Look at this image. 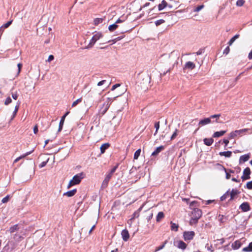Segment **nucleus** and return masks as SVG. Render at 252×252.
Wrapping results in <instances>:
<instances>
[{"mask_svg": "<svg viewBox=\"0 0 252 252\" xmlns=\"http://www.w3.org/2000/svg\"><path fill=\"white\" fill-rule=\"evenodd\" d=\"M125 21V19H121V18L118 19L116 21L115 23H114L111 25H110L108 27V30L110 32H113L114 31H115V30H116L118 28V25H117L118 24L122 23Z\"/></svg>", "mask_w": 252, "mask_h": 252, "instance_id": "obj_9", "label": "nucleus"}, {"mask_svg": "<svg viewBox=\"0 0 252 252\" xmlns=\"http://www.w3.org/2000/svg\"><path fill=\"white\" fill-rule=\"evenodd\" d=\"M195 67V64L192 62H187L184 65L183 67V69L185 70L186 69H190L192 70Z\"/></svg>", "mask_w": 252, "mask_h": 252, "instance_id": "obj_12", "label": "nucleus"}, {"mask_svg": "<svg viewBox=\"0 0 252 252\" xmlns=\"http://www.w3.org/2000/svg\"><path fill=\"white\" fill-rule=\"evenodd\" d=\"M250 158V154H247L241 156L239 158V164H241L243 163H244L246 161H247Z\"/></svg>", "mask_w": 252, "mask_h": 252, "instance_id": "obj_14", "label": "nucleus"}, {"mask_svg": "<svg viewBox=\"0 0 252 252\" xmlns=\"http://www.w3.org/2000/svg\"><path fill=\"white\" fill-rule=\"evenodd\" d=\"M38 131L37 125H35L33 127V132L34 134H36Z\"/></svg>", "mask_w": 252, "mask_h": 252, "instance_id": "obj_59", "label": "nucleus"}, {"mask_svg": "<svg viewBox=\"0 0 252 252\" xmlns=\"http://www.w3.org/2000/svg\"><path fill=\"white\" fill-rule=\"evenodd\" d=\"M82 101V98H80L77 99L76 100L74 101L72 104V107H75L79 103L81 102Z\"/></svg>", "mask_w": 252, "mask_h": 252, "instance_id": "obj_40", "label": "nucleus"}, {"mask_svg": "<svg viewBox=\"0 0 252 252\" xmlns=\"http://www.w3.org/2000/svg\"><path fill=\"white\" fill-rule=\"evenodd\" d=\"M120 86V84H116L114 85L111 88V91H114L115 89H116L117 87H119Z\"/></svg>", "mask_w": 252, "mask_h": 252, "instance_id": "obj_56", "label": "nucleus"}, {"mask_svg": "<svg viewBox=\"0 0 252 252\" xmlns=\"http://www.w3.org/2000/svg\"><path fill=\"white\" fill-rule=\"evenodd\" d=\"M224 171L225 172V173H226V178L227 179H230V177H231L230 174L227 172L226 169L225 168H224Z\"/></svg>", "mask_w": 252, "mask_h": 252, "instance_id": "obj_55", "label": "nucleus"}, {"mask_svg": "<svg viewBox=\"0 0 252 252\" xmlns=\"http://www.w3.org/2000/svg\"><path fill=\"white\" fill-rule=\"evenodd\" d=\"M11 102H12V99H11V97L10 96H8L5 99V100L4 101V104L5 105H8V104H9Z\"/></svg>", "mask_w": 252, "mask_h": 252, "instance_id": "obj_41", "label": "nucleus"}, {"mask_svg": "<svg viewBox=\"0 0 252 252\" xmlns=\"http://www.w3.org/2000/svg\"><path fill=\"white\" fill-rule=\"evenodd\" d=\"M85 177V174L83 172L79 173L73 176L72 180L69 182L67 188L69 189L72 186L79 184L82 179L84 178Z\"/></svg>", "mask_w": 252, "mask_h": 252, "instance_id": "obj_3", "label": "nucleus"}, {"mask_svg": "<svg viewBox=\"0 0 252 252\" xmlns=\"http://www.w3.org/2000/svg\"><path fill=\"white\" fill-rule=\"evenodd\" d=\"M246 187L249 189H252V181L247 183Z\"/></svg>", "mask_w": 252, "mask_h": 252, "instance_id": "obj_50", "label": "nucleus"}, {"mask_svg": "<svg viewBox=\"0 0 252 252\" xmlns=\"http://www.w3.org/2000/svg\"><path fill=\"white\" fill-rule=\"evenodd\" d=\"M22 64L21 63H19L18 64H17V66H18V71L16 74V77H17L19 76L20 72H21V68L22 67Z\"/></svg>", "mask_w": 252, "mask_h": 252, "instance_id": "obj_38", "label": "nucleus"}, {"mask_svg": "<svg viewBox=\"0 0 252 252\" xmlns=\"http://www.w3.org/2000/svg\"><path fill=\"white\" fill-rule=\"evenodd\" d=\"M76 192H77V189H73L72 190H71L68 191H67L66 192H64L63 194V196H67V197H72V196H74Z\"/></svg>", "mask_w": 252, "mask_h": 252, "instance_id": "obj_20", "label": "nucleus"}, {"mask_svg": "<svg viewBox=\"0 0 252 252\" xmlns=\"http://www.w3.org/2000/svg\"><path fill=\"white\" fill-rule=\"evenodd\" d=\"M242 245L240 240L235 241L232 244L231 247L233 250H237L239 249Z\"/></svg>", "mask_w": 252, "mask_h": 252, "instance_id": "obj_17", "label": "nucleus"}, {"mask_svg": "<svg viewBox=\"0 0 252 252\" xmlns=\"http://www.w3.org/2000/svg\"><path fill=\"white\" fill-rule=\"evenodd\" d=\"M118 96H115L114 97H108L107 98V105L106 106L104 110L103 111V112H102V114H104L107 111V110L108 109L109 106H110V105L111 104V103H112V101H114V100L115 99V98L116 97H117Z\"/></svg>", "mask_w": 252, "mask_h": 252, "instance_id": "obj_13", "label": "nucleus"}, {"mask_svg": "<svg viewBox=\"0 0 252 252\" xmlns=\"http://www.w3.org/2000/svg\"><path fill=\"white\" fill-rule=\"evenodd\" d=\"M164 217V214L162 212H159L158 213L156 217V221L157 222H160L161 220Z\"/></svg>", "mask_w": 252, "mask_h": 252, "instance_id": "obj_27", "label": "nucleus"}, {"mask_svg": "<svg viewBox=\"0 0 252 252\" xmlns=\"http://www.w3.org/2000/svg\"><path fill=\"white\" fill-rule=\"evenodd\" d=\"M220 156H224L226 158H230L232 155L231 151L221 152L219 153Z\"/></svg>", "mask_w": 252, "mask_h": 252, "instance_id": "obj_28", "label": "nucleus"}, {"mask_svg": "<svg viewBox=\"0 0 252 252\" xmlns=\"http://www.w3.org/2000/svg\"><path fill=\"white\" fill-rule=\"evenodd\" d=\"M19 230L18 224H15L11 226L9 229L6 231V233H9L11 235V238L14 240L13 242L16 244L18 242L24 240L25 238V233L22 231L18 232Z\"/></svg>", "mask_w": 252, "mask_h": 252, "instance_id": "obj_1", "label": "nucleus"}, {"mask_svg": "<svg viewBox=\"0 0 252 252\" xmlns=\"http://www.w3.org/2000/svg\"><path fill=\"white\" fill-rule=\"evenodd\" d=\"M240 192L237 189H232V190L230 192V200H233L235 197L236 195H237L238 194H239Z\"/></svg>", "mask_w": 252, "mask_h": 252, "instance_id": "obj_18", "label": "nucleus"}, {"mask_svg": "<svg viewBox=\"0 0 252 252\" xmlns=\"http://www.w3.org/2000/svg\"><path fill=\"white\" fill-rule=\"evenodd\" d=\"M103 18H95L94 21V24L95 26H97L99 24L103 22Z\"/></svg>", "mask_w": 252, "mask_h": 252, "instance_id": "obj_35", "label": "nucleus"}, {"mask_svg": "<svg viewBox=\"0 0 252 252\" xmlns=\"http://www.w3.org/2000/svg\"><path fill=\"white\" fill-rule=\"evenodd\" d=\"M248 58L250 60L252 59V50L249 54Z\"/></svg>", "mask_w": 252, "mask_h": 252, "instance_id": "obj_64", "label": "nucleus"}, {"mask_svg": "<svg viewBox=\"0 0 252 252\" xmlns=\"http://www.w3.org/2000/svg\"><path fill=\"white\" fill-rule=\"evenodd\" d=\"M17 112H18V111H15V110H14V112H13V115H12V117H11V120H13V119H14V117H15V116H16V114H17Z\"/></svg>", "mask_w": 252, "mask_h": 252, "instance_id": "obj_62", "label": "nucleus"}, {"mask_svg": "<svg viewBox=\"0 0 252 252\" xmlns=\"http://www.w3.org/2000/svg\"><path fill=\"white\" fill-rule=\"evenodd\" d=\"M168 6L167 2L165 0H162L161 3L158 5V9L159 11H161Z\"/></svg>", "mask_w": 252, "mask_h": 252, "instance_id": "obj_21", "label": "nucleus"}, {"mask_svg": "<svg viewBox=\"0 0 252 252\" xmlns=\"http://www.w3.org/2000/svg\"><path fill=\"white\" fill-rule=\"evenodd\" d=\"M121 235L124 241H127L128 240L129 238V234L127 230H123L121 232Z\"/></svg>", "mask_w": 252, "mask_h": 252, "instance_id": "obj_16", "label": "nucleus"}, {"mask_svg": "<svg viewBox=\"0 0 252 252\" xmlns=\"http://www.w3.org/2000/svg\"><path fill=\"white\" fill-rule=\"evenodd\" d=\"M198 220H197L196 219L191 217V219L189 220V224L190 225H193L194 224H195L198 222Z\"/></svg>", "mask_w": 252, "mask_h": 252, "instance_id": "obj_36", "label": "nucleus"}, {"mask_svg": "<svg viewBox=\"0 0 252 252\" xmlns=\"http://www.w3.org/2000/svg\"><path fill=\"white\" fill-rule=\"evenodd\" d=\"M11 95L14 100H17L19 96V94L17 91H12L11 92Z\"/></svg>", "mask_w": 252, "mask_h": 252, "instance_id": "obj_33", "label": "nucleus"}, {"mask_svg": "<svg viewBox=\"0 0 252 252\" xmlns=\"http://www.w3.org/2000/svg\"><path fill=\"white\" fill-rule=\"evenodd\" d=\"M248 128H244L240 130H236L231 132L229 135V139H233L237 136H241L249 131Z\"/></svg>", "mask_w": 252, "mask_h": 252, "instance_id": "obj_7", "label": "nucleus"}, {"mask_svg": "<svg viewBox=\"0 0 252 252\" xmlns=\"http://www.w3.org/2000/svg\"><path fill=\"white\" fill-rule=\"evenodd\" d=\"M220 116V114L211 115L209 118L201 120L198 123V125L202 126L210 123H220L219 120Z\"/></svg>", "mask_w": 252, "mask_h": 252, "instance_id": "obj_2", "label": "nucleus"}, {"mask_svg": "<svg viewBox=\"0 0 252 252\" xmlns=\"http://www.w3.org/2000/svg\"><path fill=\"white\" fill-rule=\"evenodd\" d=\"M171 224V229L172 231H177L178 230L179 225L178 224L173 222L172 221L170 222Z\"/></svg>", "mask_w": 252, "mask_h": 252, "instance_id": "obj_30", "label": "nucleus"}, {"mask_svg": "<svg viewBox=\"0 0 252 252\" xmlns=\"http://www.w3.org/2000/svg\"><path fill=\"white\" fill-rule=\"evenodd\" d=\"M251 170L249 167L246 168L243 173V176L241 177L243 181L250 179Z\"/></svg>", "mask_w": 252, "mask_h": 252, "instance_id": "obj_11", "label": "nucleus"}, {"mask_svg": "<svg viewBox=\"0 0 252 252\" xmlns=\"http://www.w3.org/2000/svg\"><path fill=\"white\" fill-rule=\"evenodd\" d=\"M166 243H167V241H165L162 245H161L156 248V251H159V250L162 249L165 247Z\"/></svg>", "mask_w": 252, "mask_h": 252, "instance_id": "obj_48", "label": "nucleus"}, {"mask_svg": "<svg viewBox=\"0 0 252 252\" xmlns=\"http://www.w3.org/2000/svg\"><path fill=\"white\" fill-rule=\"evenodd\" d=\"M204 144L207 146H210L214 142V140L213 138H205L203 140Z\"/></svg>", "mask_w": 252, "mask_h": 252, "instance_id": "obj_26", "label": "nucleus"}, {"mask_svg": "<svg viewBox=\"0 0 252 252\" xmlns=\"http://www.w3.org/2000/svg\"><path fill=\"white\" fill-rule=\"evenodd\" d=\"M223 142L224 143L225 146L226 147L227 146L228 144L229 143V140L228 139H224Z\"/></svg>", "mask_w": 252, "mask_h": 252, "instance_id": "obj_61", "label": "nucleus"}, {"mask_svg": "<svg viewBox=\"0 0 252 252\" xmlns=\"http://www.w3.org/2000/svg\"><path fill=\"white\" fill-rule=\"evenodd\" d=\"M123 36H119L112 40H109L108 41V42H112V44H114L117 41H119L120 40H121L122 38H123Z\"/></svg>", "mask_w": 252, "mask_h": 252, "instance_id": "obj_39", "label": "nucleus"}, {"mask_svg": "<svg viewBox=\"0 0 252 252\" xmlns=\"http://www.w3.org/2000/svg\"><path fill=\"white\" fill-rule=\"evenodd\" d=\"M142 207H141L133 213V217H132L131 219H134V218H138L139 216V214L142 210Z\"/></svg>", "mask_w": 252, "mask_h": 252, "instance_id": "obj_32", "label": "nucleus"}, {"mask_svg": "<svg viewBox=\"0 0 252 252\" xmlns=\"http://www.w3.org/2000/svg\"><path fill=\"white\" fill-rule=\"evenodd\" d=\"M69 113V112H66L65 114L62 117L61 120L60 122V124H59V129H58L59 131H60L62 130V129L63 128V125L64 123L65 118L66 117L67 115H68Z\"/></svg>", "mask_w": 252, "mask_h": 252, "instance_id": "obj_19", "label": "nucleus"}, {"mask_svg": "<svg viewBox=\"0 0 252 252\" xmlns=\"http://www.w3.org/2000/svg\"><path fill=\"white\" fill-rule=\"evenodd\" d=\"M202 211L198 208H195L192 211L191 217L199 220L202 216Z\"/></svg>", "mask_w": 252, "mask_h": 252, "instance_id": "obj_10", "label": "nucleus"}, {"mask_svg": "<svg viewBox=\"0 0 252 252\" xmlns=\"http://www.w3.org/2000/svg\"><path fill=\"white\" fill-rule=\"evenodd\" d=\"M155 127L156 128V131L154 134V135H155L157 133L158 130L159 128V122H156L155 124Z\"/></svg>", "mask_w": 252, "mask_h": 252, "instance_id": "obj_42", "label": "nucleus"}, {"mask_svg": "<svg viewBox=\"0 0 252 252\" xmlns=\"http://www.w3.org/2000/svg\"><path fill=\"white\" fill-rule=\"evenodd\" d=\"M9 198H10V195H7L2 199L1 201L3 203H6L9 201Z\"/></svg>", "mask_w": 252, "mask_h": 252, "instance_id": "obj_45", "label": "nucleus"}, {"mask_svg": "<svg viewBox=\"0 0 252 252\" xmlns=\"http://www.w3.org/2000/svg\"><path fill=\"white\" fill-rule=\"evenodd\" d=\"M245 1L244 0H238L236 2V5L238 6H241L244 4Z\"/></svg>", "mask_w": 252, "mask_h": 252, "instance_id": "obj_49", "label": "nucleus"}, {"mask_svg": "<svg viewBox=\"0 0 252 252\" xmlns=\"http://www.w3.org/2000/svg\"><path fill=\"white\" fill-rule=\"evenodd\" d=\"M49 158H48L45 161H44L43 162H42L39 165V167L40 168H42L44 166H45V165H46V164L47 163V162H48L49 161Z\"/></svg>", "mask_w": 252, "mask_h": 252, "instance_id": "obj_44", "label": "nucleus"}, {"mask_svg": "<svg viewBox=\"0 0 252 252\" xmlns=\"http://www.w3.org/2000/svg\"><path fill=\"white\" fill-rule=\"evenodd\" d=\"M163 149H164V147L163 146H161L158 147H157L156 148V149L152 153V156H157Z\"/></svg>", "mask_w": 252, "mask_h": 252, "instance_id": "obj_22", "label": "nucleus"}, {"mask_svg": "<svg viewBox=\"0 0 252 252\" xmlns=\"http://www.w3.org/2000/svg\"><path fill=\"white\" fill-rule=\"evenodd\" d=\"M239 34H236L232 38H231L229 41L228 44L229 46H231L233 43L236 40L237 38L239 37Z\"/></svg>", "mask_w": 252, "mask_h": 252, "instance_id": "obj_31", "label": "nucleus"}, {"mask_svg": "<svg viewBox=\"0 0 252 252\" xmlns=\"http://www.w3.org/2000/svg\"><path fill=\"white\" fill-rule=\"evenodd\" d=\"M226 132L225 130H221L220 131H216L214 133L213 136L214 137H219L223 135Z\"/></svg>", "mask_w": 252, "mask_h": 252, "instance_id": "obj_25", "label": "nucleus"}, {"mask_svg": "<svg viewBox=\"0 0 252 252\" xmlns=\"http://www.w3.org/2000/svg\"><path fill=\"white\" fill-rule=\"evenodd\" d=\"M20 101H18L17 103V105L15 106V109L14 110L15 111H18V109H19V105L20 104Z\"/></svg>", "mask_w": 252, "mask_h": 252, "instance_id": "obj_57", "label": "nucleus"}, {"mask_svg": "<svg viewBox=\"0 0 252 252\" xmlns=\"http://www.w3.org/2000/svg\"><path fill=\"white\" fill-rule=\"evenodd\" d=\"M178 129H176L175 131L174 132V133H173V134L172 135L171 138H170V139L171 140H172L173 139H174L176 136H177V134H178Z\"/></svg>", "mask_w": 252, "mask_h": 252, "instance_id": "obj_47", "label": "nucleus"}, {"mask_svg": "<svg viewBox=\"0 0 252 252\" xmlns=\"http://www.w3.org/2000/svg\"><path fill=\"white\" fill-rule=\"evenodd\" d=\"M204 6L203 4L199 5L194 9L193 11L195 12H198L201 10L204 7Z\"/></svg>", "mask_w": 252, "mask_h": 252, "instance_id": "obj_43", "label": "nucleus"}, {"mask_svg": "<svg viewBox=\"0 0 252 252\" xmlns=\"http://www.w3.org/2000/svg\"><path fill=\"white\" fill-rule=\"evenodd\" d=\"M195 236V233L193 231H185L183 233L184 239L185 241L192 240Z\"/></svg>", "mask_w": 252, "mask_h": 252, "instance_id": "obj_8", "label": "nucleus"}, {"mask_svg": "<svg viewBox=\"0 0 252 252\" xmlns=\"http://www.w3.org/2000/svg\"><path fill=\"white\" fill-rule=\"evenodd\" d=\"M230 51V48L229 46H227L223 51V54H227Z\"/></svg>", "mask_w": 252, "mask_h": 252, "instance_id": "obj_54", "label": "nucleus"}, {"mask_svg": "<svg viewBox=\"0 0 252 252\" xmlns=\"http://www.w3.org/2000/svg\"><path fill=\"white\" fill-rule=\"evenodd\" d=\"M54 59V56H53V55H50L48 57V58L47 60L46 61V62H51L52 61H53Z\"/></svg>", "mask_w": 252, "mask_h": 252, "instance_id": "obj_52", "label": "nucleus"}, {"mask_svg": "<svg viewBox=\"0 0 252 252\" xmlns=\"http://www.w3.org/2000/svg\"><path fill=\"white\" fill-rule=\"evenodd\" d=\"M118 168V165L115 166L113 167V168L110 170V171L108 173H107L106 175L105 178H104V180L103 181L101 185V188H106L108 185V183L109 181L110 180L111 178L112 177V175L114 173V172L116 171L117 168Z\"/></svg>", "mask_w": 252, "mask_h": 252, "instance_id": "obj_4", "label": "nucleus"}, {"mask_svg": "<svg viewBox=\"0 0 252 252\" xmlns=\"http://www.w3.org/2000/svg\"><path fill=\"white\" fill-rule=\"evenodd\" d=\"M103 36L101 32H96L92 37L91 39L89 44L86 46L84 49H90L92 48L95 43L100 38H101Z\"/></svg>", "mask_w": 252, "mask_h": 252, "instance_id": "obj_5", "label": "nucleus"}, {"mask_svg": "<svg viewBox=\"0 0 252 252\" xmlns=\"http://www.w3.org/2000/svg\"><path fill=\"white\" fill-rule=\"evenodd\" d=\"M95 227V224L93 225V226L92 227V228L90 230L89 232L90 234L92 233V231L94 229Z\"/></svg>", "mask_w": 252, "mask_h": 252, "instance_id": "obj_63", "label": "nucleus"}, {"mask_svg": "<svg viewBox=\"0 0 252 252\" xmlns=\"http://www.w3.org/2000/svg\"><path fill=\"white\" fill-rule=\"evenodd\" d=\"M140 153H141V149H138L137 150L135 153H134V159H137L138 157H139L140 155Z\"/></svg>", "mask_w": 252, "mask_h": 252, "instance_id": "obj_37", "label": "nucleus"}, {"mask_svg": "<svg viewBox=\"0 0 252 252\" xmlns=\"http://www.w3.org/2000/svg\"><path fill=\"white\" fill-rule=\"evenodd\" d=\"M242 251L244 252H252V242L249 244L248 246L242 249Z\"/></svg>", "mask_w": 252, "mask_h": 252, "instance_id": "obj_29", "label": "nucleus"}, {"mask_svg": "<svg viewBox=\"0 0 252 252\" xmlns=\"http://www.w3.org/2000/svg\"><path fill=\"white\" fill-rule=\"evenodd\" d=\"M177 247L184 250L187 248V244L182 241H179L177 242Z\"/></svg>", "mask_w": 252, "mask_h": 252, "instance_id": "obj_23", "label": "nucleus"}, {"mask_svg": "<svg viewBox=\"0 0 252 252\" xmlns=\"http://www.w3.org/2000/svg\"><path fill=\"white\" fill-rule=\"evenodd\" d=\"M12 22V21H10L7 22L6 23L4 24L3 27L5 28H8L11 24Z\"/></svg>", "mask_w": 252, "mask_h": 252, "instance_id": "obj_53", "label": "nucleus"}, {"mask_svg": "<svg viewBox=\"0 0 252 252\" xmlns=\"http://www.w3.org/2000/svg\"><path fill=\"white\" fill-rule=\"evenodd\" d=\"M229 195V190H228L222 196H221L220 200L221 201H223L225 200Z\"/></svg>", "mask_w": 252, "mask_h": 252, "instance_id": "obj_34", "label": "nucleus"}, {"mask_svg": "<svg viewBox=\"0 0 252 252\" xmlns=\"http://www.w3.org/2000/svg\"><path fill=\"white\" fill-rule=\"evenodd\" d=\"M17 244L13 241H9L7 244L4 247L2 252H13L16 248Z\"/></svg>", "mask_w": 252, "mask_h": 252, "instance_id": "obj_6", "label": "nucleus"}, {"mask_svg": "<svg viewBox=\"0 0 252 252\" xmlns=\"http://www.w3.org/2000/svg\"><path fill=\"white\" fill-rule=\"evenodd\" d=\"M106 81L105 80H102V81L99 82L97 83V86H100L103 85L106 82Z\"/></svg>", "mask_w": 252, "mask_h": 252, "instance_id": "obj_60", "label": "nucleus"}, {"mask_svg": "<svg viewBox=\"0 0 252 252\" xmlns=\"http://www.w3.org/2000/svg\"><path fill=\"white\" fill-rule=\"evenodd\" d=\"M110 147V144L108 143H106L102 144L100 147L101 154L104 153L105 150Z\"/></svg>", "mask_w": 252, "mask_h": 252, "instance_id": "obj_24", "label": "nucleus"}, {"mask_svg": "<svg viewBox=\"0 0 252 252\" xmlns=\"http://www.w3.org/2000/svg\"><path fill=\"white\" fill-rule=\"evenodd\" d=\"M24 158V156H23V155L18 157L17 158H16L14 162H13V163H16L18 161H19L20 159H22V158Z\"/></svg>", "mask_w": 252, "mask_h": 252, "instance_id": "obj_51", "label": "nucleus"}, {"mask_svg": "<svg viewBox=\"0 0 252 252\" xmlns=\"http://www.w3.org/2000/svg\"><path fill=\"white\" fill-rule=\"evenodd\" d=\"M153 214L152 213H151L149 216H147V220H148V221H149V220H150L152 218H153Z\"/></svg>", "mask_w": 252, "mask_h": 252, "instance_id": "obj_58", "label": "nucleus"}, {"mask_svg": "<svg viewBox=\"0 0 252 252\" xmlns=\"http://www.w3.org/2000/svg\"><path fill=\"white\" fill-rule=\"evenodd\" d=\"M240 209L243 212H247L250 210V206L248 202L243 203L240 206Z\"/></svg>", "mask_w": 252, "mask_h": 252, "instance_id": "obj_15", "label": "nucleus"}, {"mask_svg": "<svg viewBox=\"0 0 252 252\" xmlns=\"http://www.w3.org/2000/svg\"><path fill=\"white\" fill-rule=\"evenodd\" d=\"M165 22V21L163 19H160L155 22V24L157 26H158Z\"/></svg>", "mask_w": 252, "mask_h": 252, "instance_id": "obj_46", "label": "nucleus"}]
</instances>
